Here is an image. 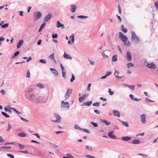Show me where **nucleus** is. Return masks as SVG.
<instances>
[{"label": "nucleus", "instance_id": "17", "mask_svg": "<svg viewBox=\"0 0 158 158\" xmlns=\"http://www.w3.org/2000/svg\"><path fill=\"white\" fill-rule=\"evenodd\" d=\"M71 11L72 13H74L77 9V7L75 5H71Z\"/></svg>", "mask_w": 158, "mask_h": 158}, {"label": "nucleus", "instance_id": "9", "mask_svg": "<svg viewBox=\"0 0 158 158\" xmlns=\"http://www.w3.org/2000/svg\"><path fill=\"white\" fill-rule=\"evenodd\" d=\"M50 70L55 76H59L58 73V71L55 69L52 68H50Z\"/></svg>", "mask_w": 158, "mask_h": 158}, {"label": "nucleus", "instance_id": "64", "mask_svg": "<svg viewBox=\"0 0 158 158\" xmlns=\"http://www.w3.org/2000/svg\"><path fill=\"white\" fill-rule=\"evenodd\" d=\"M37 86L41 88L42 89L44 88V86L41 84H38L37 85Z\"/></svg>", "mask_w": 158, "mask_h": 158}, {"label": "nucleus", "instance_id": "41", "mask_svg": "<svg viewBox=\"0 0 158 158\" xmlns=\"http://www.w3.org/2000/svg\"><path fill=\"white\" fill-rule=\"evenodd\" d=\"M39 62L43 64H45L47 63V61L45 59H41L40 60Z\"/></svg>", "mask_w": 158, "mask_h": 158}, {"label": "nucleus", "instance_id": "61", "mask_svg": "<svg viewBox=\"0 0 158 158\" xmlns=\"http://www.w3.org/2000/svg\"><path fill=\"white\" fill-rule=\"evenodd\" d=\"M14 111L16 113L18 114H20L22 113L21 112L18 111L15 108V109H14Z\"/></svg>", "mask_w": 158, "mask_h": 158}, {"label": "nucleus", "instance_id": "32", "mask_svg": "<svg viewBox=\"0 0 158 158\" xmlns=\"http://www.w3.org/2000/svg\"><path fill=\"white\" fill-rule=\"evenodd\" d=\"M49 144L51 147L54 148H56L58 147V146L52 143H49Z\"/></svg>", "mask_w": 158, "mask_h": 158}, {"label": "nucleus", "instance_id": "12", "mask_svg": "<svg viewBox=\"0 0 158 158\" xmlns=\"http://www.w3.org/2000/svg\"><path fill=\"white\" fill-rule=\"evenodd\" d=\"M64 25L60 23L59 21H57L56 23V27L58 28L61 27L62 29H64L65 28V27H64Z\"/></svg>", "mask_w": 158, "mask_h": 158}, {"label": "nucleus", "instance_id": "54", "mask_svg": "<svg viewBox=\"0 0 158 158\" xmlns=\"http://www.w3.org/2000/svg\"><path fill=\"white\" fill-rule=\"evenodd\" d=\"M7 155L8 157L11 158H14V156L11 154H7Z\"/></svg>", "mask_w": 158, "mask_h": 158}, {"label": "nucleus", "instance_id": "49", "mask_svg": "<svg viewBox=\"0 0 158 158\" xmlns=\"http://www.w3.org/2000/svg\"><path fill=\"white\" fill-rule=\"evenodd\" d=\"M100 102H95V103H94L93 104V105L94 106L98 107V106H99L100 105Z\"/></svg>", "mask_w": 158, "mask_h": 158}, {"label": "nucleus", "instance_id": "14", "mask_svg": "<svg viewBox=\"0 0 158 158\" xmlns=\"http://www.w3.org/2000/svg\"><path fill=\"white\" fill-rule=\"evenodd\" d=\"M114 115L117 117H119L120 116V112L117 110H114L113 111Z\"/></svg>", "mask_w": 158, "mask_h": 158}, {"label": "nucleus", "instance_id": "10", "mask_svg": "<svg viewBox=\"0 0 158 158\" xmlns=\"http://www.w3.org/2000/svg\"><path fill=\"white\" fill-rule=\"evenodd\" d=\"M92 103V101H88L87 102H85L82 103L81 105V106H89Z\"/></svg>", "mask_w": 158, "mask_h": 158}, {"label": "nucleus", "instance_id": "35", "mask_svg": "<svg viewBox=\"0 0 158 158\" xmlns=\"http://www.w3.org/2000/svg\"><path fill=\"white\" fill-rule=\"evenodd\" d=\"M145 100L146 102H155L154 101H152L147 98H145Z\"/></svg>", "mask_w": 158, "mask_h": 158}, {"label": "nucleus", "instance_id": "20", "mask_svg": "<svg viewBox=\"0 0 158 158\" xmlns=\"http://www.w3.org/2000/svg\"><path fill=\"white\" fill-rule=\"evenodd\" d=\"M35 95L33 94H30L28 98H27L28 100L30 101H33V99L35 97Z\"/></svg>", "mask_w": 158, "mask_h": 158}, {"label": "nucleus", "instance_id": "38", "mask_svg": "<svg viewBox=\"0 0 158 158\" xmlns=\"http://www.w3.org/2000/svg\"><path fill=\"white\" fill-rule=\"evenodd\" d=\"M107 51V50H105V51H104L103 52H102V55L103 57L106 58H108V56L107 55H106L105 53V51Z\"/></svg>", "mask_w": 158, "mask_h": 158}, {"label": "nucleus", "instance_id": "43", "mask_svg": "<svg viewBox=\"0 0 158 158\" xmlns=\"http://www.w3.org/2000/svg\"><path fill=\"white\" fill-rule=\"evenodd\" d=\"M123 43L125 45H127V46H129L131 44L130 42L129 41H127V40L126 41H124Z\"/></svg>", "mask_w": 158, "mask_h": 158}, {"label": "nucleus", "instance_id": "62", "mask_svg": "<svg viewBox=\"0 0 158 158\" xmlns=\"http://www.w3.org/2000/svg\"><path fill=\"white\" fill-rule=\"evenodd\" d=\"M8 128L7 129V131H9L11 128V126L10 125V123H9L8 124Z\"/></svg>", "mask_w": 158, "mask_h": 158}, {"label": "nucleus", "instance_id": "44", "mask_svg": "<svg viewBox=\"0 0 158 158\" xmlns=\"http://www.w3.org/2000/svg\"><path fill=\"white\" fill-rule=\"evenodd\" d=\"M4 109L5 111L6 112H9L10 113H11L12 112V110H11L7 108V107H5L4 108Z\"/></svg>", "mask_w": 158, "mask_h": 158}, {"label": "nucleus", "instance_id": "16", "mask_svg": "<svg viewBox=\"0 0 158 158\" xmlns=\"http://www.w3.org/2000/svg\"><path fill=\"white\" fill-rule=\"evenodd\" d=\"M55 117L56 118V120L58 123L60 122L61 120V118L60 116L57 113H55L54 114Z\"/></svg>", "mask_w": 158, "mask_h": 158}, {"label": "nucleus", "instance_id": "7", "mask_svg": "<svg viewBox=\"0 0 158 158\" xmlns=\"http://www.w3.org/2000/svg\"><path fill=\"white\" fill-rule=\"evenodd\" d=\"M126 57L127 60L129 62H130L131 61V55L130 52L128 51L127 52Z\"/></svg>", "mask_w": 158, "mask_h": 158}, {"label": "nucleus", "instance_id": "8", "mask_svg": "<svg viewBox=\"0 0 158 158\" xmlns=\"http://www.w3.org/2000/svg\"><path fill=\"white\" fill-rule=\"evenodd\" d=\"M52 17V15L50 14H48L46 16L44 20V23L47 22L49 20H50Z\"/></svg>", "mask_w": 158, "mask_h": 158}, {"label": "nucleus", "instance_id": "1", "mask_svg": "<svg viewBox=\"0 0 158 158\" xmlns=\"http://www.w3.org/2000/svg\"><path fill=\"white\" fill-rule=\"evenodd\" d=\"M131 40L132 41L134 40L135 43L136 44L139 43L140 41V39L134 31H132L131 32Z\"/></svg>", "mask_w": 158, "mask_h": 158}, {"label": "nucleus", "instance_id": "6", "mask_svg": "<svg viewBox=\"0 0 158 158\" xmlns=\"http://www.w3.org/2000/svg\"><path fill=\"white\" fill-rule=\"evenodd\" d=\"M147 66L148 68L151 69H154L156 68V65L153 62H151L150 63H148Z\"/></svg>", "mask_w": 158, "mask_h": 158}, {"label": "nucleus", "instance_id": "21", "mask_svg": "<svg viewBox=\"0 0 158 158\" xmlns=\"http://www.w3.org/2000/svg\"><path fill=\"white\" fill-rule=\"evenodd\" d=\"M140 142V140L139 139H135L133 140L131 142V143L133 144H138Z\"/></svg>", "mask_w": 158, "mask_h": 158}, {"label": "nucleus", "instance_id": "24", "mask_svg": "<svg viewBox=\"0 0 158 158\" xmlns=\"http://www.w3.org/2000/svg\"><path fill=\"white\" fill-rule=\"evenodd\" d=\"M117 56L116 55H114L112 56V61L113 62L117 61Z\"/></svg>", "mask_w": 158, "mask_h": 158}, {"label": "nucleus", "instance_id": "22", "mask_svg": "<svg viewBox=\"0 0 158 158\" xmlns=\"http://www.w3.org/2000/svg\"><path fill=\"white\" fill-rule=\"evenodd\" d=\"M118 120L120 122H121L123 124V125L125 126H126V127H129V125L128 124V123L127 122H124L122 120H121L119 119H118Z\"/></svg>", "mask_w": 158, "mask_h": 158}, {"label": "nucleus", "instance_id": "31", "mask_svg": "<svg viewBox=\"0 0 158 158\" xmlns=\"http://www.w3.org/2000/svg\"><path fill=\"white\" fill-rule=\"evenodd\" d=\"M34 90V89L33 88H29L27 89V92L25 94V95H27V93H30L32 92Z\"/></svg>", "mask_w": 158, "mask_h": 158}, {"label": "nucleus", "instance_id": "30", "mask_svg": "<svg viewBox=\"0 0 158 158\" xmlns=\"http://www.w3.org/2000/svg\"><path fill=\"white\" fill-rule=\"evenodd\" d=\"M121 28L124 32L126 33L127 31V29L124 27L123 25H121Z\"/></svg>", "mask_w": 158, "mask_h": 158}, {"label": "nucleus", "instance_id": "19", "mask_svg": "<svg viewBox=\"0 0 158 158\" xmlns=\"http://www.w3.org/2000/svg\"><path fill=\"white\" fill-rule=\"evenodd\" d=\"M124 141H127L131 139V138L128 136L123 137L121 138Z\"/></svg>", "mask_w": 158, "mask_h": 158}, {"label": "nucleus", "instance_id": "50", "mask_svg": "<svg viewBox=\"0 0 158 158\" xmlns=\"http://www.w3.org/2000/svg\"><path fill=\"white\" fill-rule=\"evenodd\" d=\"M127 67L129 68L130 67L134 66V64L131 63H128L127 64Z\"/></svg>", "mask_w": 158, "mask_h": 158}, {"label": "nucleus", "instance_id": "46", "mask_svg": "<svg viewBox=\"0 0 158 158\" xmlns=\"http://www.w3.org/2000/svg\"><path fill=\"white\" fill-rule=\"evenodd\" d=\"M81 131H83L84 132H85L87 133H89L90 131H89L87 129L82 128Z\"/></svg>", "mask_w": 158, "mask_h": 158}, {"label": "nucleus", "instance_id": "18", "mask_svg": "<svg viewBox=\"0 0 158 158\" xmlns=\"http://www.w3.org/2000/svg\"><path fill=\"white\" fill-rule=\"evenodd\" d=\"M23 43V40H20L17 43V47L18 48H19L22 45Z\"/></svg>", "mask_w": 158, "mask_h": 158}, {"label": "nucleus", "instance_id": "42", "mask_svg": "<svg viewBox=\"0 0 158 158\" xmlns=\"http://www.w3.org/2000/svg\"><path fill=\"white\" fill-rule=\"evenodd\" d=\"M0 148H1V149H10L11 148L10 146H2V147H0Z\"/></svg>", "mask_w": 158, "mask_h": 158}, {"label": "nucleus", "instance_id": "34", "mask_svg": "<svg viewBox=\"0 0 158 158\" xmlns=\"http://www.w3.org/2000/svg\"><path fill=\"white\" fill-rule=\"evenodd\" d=\"M70 38L71 39V41L73 43L74 41V36L73 34H72L70 37Z\"/></svg>", "mask_w": 158, "mask_h": 158}, {"label": "nucleus", "instance_id": "13", "mask_svg": "<svg viewBox=\"0 0 158 158\" xmlns=\"http://www.w3.org/2000/svg\"><path fill=\"white\" fill-rule=\"evenodd\" d=\"M141 121L143 123H146V116L145 114H143L141 115Z\"/></svg>", "mask_w": 158, "mask_h": 158}, {"label": "nucleus", "instance_id": "53", "mask_svg": "<svg viewBox=\"0 0 158 158\" xmlns=\"http://www.w3.org/2000/svg\"><path fill=\"white\" fill-rule=\"evenodd\" d=\"M19 117H20V118L23 121H25V122H28V120L26 119H25V118H23L20 115H19Z\"/></svg>", "mask_w": 158, "mask_h": 158}, {"label": "nucleus", "instance_id": "60", "mask_svg": "<svg viewBox=\"0 0 158 158\" xmlns=\"http://www.w3.org/2000/svg\"><path fill=\"white\" fill-rule=\"evenodd\" d=\"M86 149L88 150H90L91 151H92V148L91 147H89L88 146H86Z\"/></svg>", "mask_w": 158, "mask_h": 158}, {"label": "nucleus", "instance_id": "26", "mask_svg": "<svg viewBox=\"0 0 158 158\" xmlns=\"http://www.w3.org/2000/svg\"><path fill=\"white\" fill-rule=\"evenodd\" d=\"M46 24V23H43L40 26V28L39 30V32H40L41 31V30L44 28V27L45 26Z\"/></svg>", "mask_w": 158, "mask_h": 158}, {"label": "nucleus", "instance_id": "47", "mask_svg": "<svg viewBox=\"0 0 158 158\" xmlns=\"http://www.w3.org/2000/svg\"><path fill=\"white\" fill-rule=\"evenodd\" d=\"M57 36L58 35L57 33L54 34L53 33L52 35V37L53 39H54L56 38L57 37Z\"/></svg>", "mask_w": 158, "mask_h": 158}, {"label": "nucleus", "instance_id": "11", "mask_svg": "<svg viewBox=\"0 0 158 158\" xmlns=\"http://www.w3.org/2000/svg\"><path fill=\"white\" fill-rule=\"evenodd\" d=\"M108 136L111 138L114 139L116 138V136L114 135V131H111L108 133Z\"/></svg>", "mask_w": 158, "mask_h": 158}, {"label": "nucleus", "instance_id": "39", "mask_svg": "<svg viewBox=\"0 0 158 158\" xmlns=\"http://www.w3.org/2000/svg\"><path fill=\"white\" fill-rule=\"evenodd\" d=\"M9 25V23H5V24H4L2 25V26H1V27H2L3 28L5 29V28H6L7 27H8Z\"/></svg>", "mask_w": 158, "mask_h": 158}, {"label": "nucleus", "instance_id": "57", "mask_svg": "<svg viewBox=\"0 0 158 158\" xmlns=\"http://www.w3.org/2000/svg\"><path fill=\"white\" fill-rule=\"evenodd\" d=\"M91 83H89L88 85V87H87V89L88 91H90V87H91Z\"/></svg>", "mask_w": 158, "mask_h": 158}, {"label": "nucleus", "instance_id": "56", "mask_svg": "<svg viewBox=\"0 0 158 158\" xmlns=\"http://www.w3.org/2000/svg\"><path fill=\"white\" fill-rule=\"evenodd\" d=\"M139 155L141 156L142 157H143L145 158H146L148 157L147 155L145 154H144L139 153Z\"/></svg>", "mask_w": 158, "mask_h": 158}, {"label": "nucleus", "instance_id": "51", "mask_svg": "<svg viewBox=\"0 0 158 158\" xmlns=\"http://www.w3.org/2000/svg\"><path fill=\"white\" fill-rule=\"evenodd\" d=\"M54 53H53L50 56H49V58L51 59L52 60L54 59L55 58L54 57Z\"/></svg>", "mask_w": 158, "mask_h": 158}, {"label": "nucleus", "instance_id": "37", "mask_svg": "<svg viewBox=\"0 0 158 158\" xmlns=\"http://www.w3.org/2000/svg\"><path fill=\"white\" fill-rule=\"evenodd\" d=\"M19 54V51H17L15 52L13 56L12 57V58H14L16 57Z\"/></svg>", "mask_w": 158, "mask_h": 158}, {"label": "nucleus", "instance_id": "25", "mask_svg": "<svg viewBox=\"0 0 158 158\" xmlns=\"http://www.w3.org/2000/svg\"><path fill=\"white\" fill-rule=\"evenodd\" d=\"M44 98V97L42 96H40L38 97L36 99V100L37 101V102H43V100Z\"/></svg>", "mask_w": 158, "mask_h": 158}, {"label": "nucleus", "instance_id": "55", "mask_svg": "<svg viewBox=\"0 0 158 158\" xmlns=\"http://www.w3.org/2000/svg\"><path fill=\"white\" fill-rule=\"evenodd\" d=\"M108 92L110 95H112L114 94V92L113 91H111V89H109Z\"/></svg>", "mask_w": 158, "mask_h": 158}, {"label": "nucleus", "instance_id": "52", "mask_svg": "<svg viewBox=\"0 0 158 158\" xmlns=\"http://www.w3.org/2000/svg\"><path fill=\"white\" fill-rule=\"evenodd\" d=\"M128 88L131 89L132 90H135V86L134 85H129Z\"/></svg>", "mask_w": 158, "mask_h": 158}, {"label": "nucleus", "instance_id": "45", "mask_svg": "<svg viewBox=\"0 0 158 158\" xmlns=\"http://www.w3.org/2000/svg\"><path fill=\"white\" fill-rule=\"evenodd\" d=\"M74 128L75 129L81 130L82 128L77 124H75Z\"/></svg>", "mask_w": 158, "mask_h": 158}, {"label": "nucleus", "instance_id": "3", "mask_svg": "<svg viewBox=\"0 0 158 158\" xmlns=\"http://www.w3.org/2000/svg\"><path fill=\"white\" fill-rule=\"evenodd\" d=\"M72 93V89L68 88L67 89V93L64 95V97L65 98V100L68 99L69 97L70 94Z\"/></svg>", "mask_w": 158, "mask_h": 158}, {"label": "nucleus", "instance_id": "27", "mask_svg": "<svg viewBox=\"0 0 158 158\" xmlns=\"http://www.w3.org/2000/svg\"><path fill=\"white\" fill-rule=\"evenodd\" d=\"M119 74V72L117 71H115L114 73V75L115 76L116 78H122V77H119L118 76Z\"/></svg>", "mask_w": 158, "mask_h": 158}, {"label": "nucleus", "instance_id": "29", "mask_svg": "<svg viewBox=\"0 0 158 158\" xmlns=\"http://www.w3.org/2000/svg\"><path fill=\"white\" fill-rule=\"evenodd\" d=\"M18 135L19 136L22 137H24L26 136V134L23 132L20 133Z\"/></svg>", "mask_w": 158, "mask_h": 158}, {"label": "nucleus", "instance_id": "59", "mask_svg": "<svg viewBox=\"0 0 158 158\" xmlns=\"http://www.w3.org/2000/svg\"><path fill=\"white\" fill-rule=\"evenodd\" d=\"M18 144L19 147V148L20 149H22L24 148V146L23 145H22L20 143H18Z\"/></svg>", "mask_w": 158, "mask_h": 158}, {"label": "nucleus", "instance_id": "15", "mask_svg": "<svg viewBox=\"0 0 158 158\" xmlns=\"http://www.w3.org/2000/svg\"><path fill=\"white\" fill-rule=\"evenodd\" d=\"M64 54L63 55V57L66 59L71 60L72 57L69 55L66 54L65 52H64Z\"/></svg>", "mask_w": 158, "mask_h": 158}, {"label": "nucleus", "instance_id": "36", "mask_svg": "<svg viewBox=\"0 0 158 158\" xmlns=\"http://www.w3.org/2000/svg\"><path fill=\"white\" fill-rule=\"evenodd\" d=\"M90 123L92 124L94 127H98V124L97 123H94L93 122H91Z\"/></svg>", "mask_w": 158, "mask_h": 158}, {"label": "nucleus", "instance_id": "4", "mask_svg": "<svg viewBox=\"0 0 158 158\" xmlns=\"http://www.w3.org/2000/svg\"><path fill=\"white\" fill-rule=\"evenodd\" d=\"M61 108H67V109L69 108V104L67 102H64V101H62L61 102Z\"/></svg>", "mask_w": 158, "mask_h": 158}, {"label": "nucleus", "instance_id": "63", "mask_svg": "<svg viewBox=\"0 0 158 158\" xmlns=\"http://www.w3.org/2000/svg\"><path fill=\"white\" fill-rule=\"evenodd\" d=\"M111 73L112 72L111 71H108L106 73L105 75H106L107 77L111 74Z\"/></svg>", "mask_w": 158, "mask_h": 158}, {"label": "nucleus", "instance_id": "33", "mask_svg": "<svg viewBox=\"0 0 158 158\" xmlns=\"http://www.w3.org/2000/svg\"><path fill=\"white\" fill-rule=\"evenodd\" d=\"M2 114L5 116V117L6 118H8L10 117V116L8 115L6 113L4 112L3 111H2L1 112Z\"/></svg>", "mask_w": 158, "mask_h": 158}, {"label": "nucleus", "instance_id": "40", "mask_svg": "<svg viewBox=\"0 0 158 158\" xmlns=\"http://www.w3.org/2000/svg\"><path fill=\"white\" fill-rule=\"evenodd\" d=\"M88 17L87 16L83 15H79L77 16V18L83 19L87 18Z\"/></svg>", "mask_w": 158, "mask_h": 158}, {"label": "nucleus", "instance_id": "23", "mask_svg": "<svg viewBox=\"0 0 158 158\" xmlns=\"http://www.w3.org/2000/svg\"><path fill=\"white\" fill-rule=\"evenodd\" d=\"M101 122L102 123H104L107 126H108L110 125V122H109L105 119H101Z\"/></svg>", "mask_w": 158, "mask_h": 158}, {"label": "nucleus", "instance_id": "2", "mask_svg": "<svg viewBox=\"0 0 158 158\" xmlns=\"http://www.w3.org/2000/svg\"><path fill=\"white\" fill-rule=\"evenodd\" d=\"M42 16V14L40 11L35 12L34 13L33 15V18L35 20H36L40 18Z\"/></svg>", "mask_w": 158, "mask_h": 158}, {"label": "nucleus", "instance_id": "5", "mask_svg": "<svg viewBox=\"0 0 158 158\" xmlns=\"http://www.w3.org/2000/svg\"><path fill=\"white\" fill-rule=\"evenodd\" d=\"M119 38L122 40V41L124 42L127 40V37L122 34L121 32H119Z\"/></svg>", "mask_w": 158, "mask_h": 158}, {"label": "nucleus", "instance_id": "48", "mask_svg": "<svg viewBox=\"0 0 158 158\" xmlns=\"http://www.w3.org/2000/svg\"><path fill=\"white\" fill-rule=\"evenodd\" d=\"M75 78L74 77L73 74L72 75V77L70 79V81L72 82H73V81L75 80Z\"/></svg>", "mask_w": 158, "mask_h": 158}, {"label": "nucleus", "instance_id": "58", "mask_svg": "<svg viewBox=\"0 0 158 158\" xmlns=\"http://www.w3.org/2000/svg\"><path fill=\"white\" fill-rule=\"evenodd\" d=\"M116 17H117L118 19L119 20V23H121L122 21V19L119 16H118V15H116Z\"/></svg>", "mask_w": 158, "mask_h": 158}, {"label": "nucleus", "instance_id": "28", "mask_svg": "<svg viewBox=\"0 0 158 158\" xmlns=\"http://www.w3.org/2000/svg\"><path fill=\"white\" fill-rule=\"evenodd\" d=\"M85 98L82 95L81 97H79V101L80 102H82L84 101Z\"/></svg>", "mask_w": 158, "mask_h": 158}]
</instances>
